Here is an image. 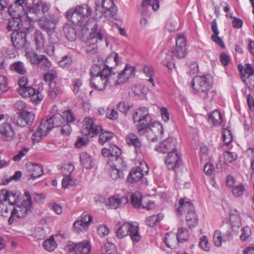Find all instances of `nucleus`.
<instances>
[{"label":"nucleus","instance_id":"bf43d9fd","mask_svg":"<svg viewBox=\"0 0 254 254\" xmlns=\"http://www.w3.org/2000/svg\"><path fill=\"white\" fill-rule=\"evenodd\" d=\"M102 131L99 136V142L103 145L105 142L110 140L113 136V133L112 132L103 131L102 129L100 130Z\"/></svg>","mask_w":254,"mask_h":254},{"label":"nucleus","instance_id":"2eb2a0df","mask_svg":"<svg viewBox=\"0 0 254 254\" xmlns=\"http://www.w3.org/2000/svg\"><path fill=\"white\" fill-rule=\"evenodd\" d=\"M182 163L181 155L177 150L169 152L165 159V164L169 170H174L176 168L179 167Z\"/></svg>","mask_w":254,"mask_h":254},{"label":"nucleus","instance_id":"c03bdc74","mask_svg":"<svg viewBox=\"0 0 254 254\" xmlns=\"http://www.w3.org/2000/svg\"><path fill=\"white\" fill-rule=\"evenodd\" d=\"M172 52L173 56L176 58L181 59L185 58L188 54L186 48H182V47H177L174 49L170 50Z\"/></svg>","mask_w":254,"mask_h":254},{"label":"nucleus","instance_id":"864d4df0","mask_svg":"<svg viewBox=\"0 0 254 254\" xmlns=\"http://www.w3.org/2000/svg\"><path fill=\"white\" fill-rule=\"evenodd\" d=\"M6 202L4 201H0V214L4 217H7L8 214H11L12 211V209L10 207L7 206Z\"/></svg>","mask_w":254,"mask_h":254},{"label":"nucleus","instance_id":"bb28decb","mask_svg":"<svg viewBox=\"0 0 254 254\" xmlns=\"http://www.w3.org/2000/svg\"><path fill=\"white\" fill-rule=\"evenodd\" d=\"M211 28L213 32V34L211 37V40L221 47L224 48L225 45L222 39L218 36L219 31L218 29L217 20L216 19H214L212 20L211 24Z\"/></svg>","mask_w":254,"mask_h":254},{"label":"nucleus","instance_id":"5701e85b","mask_svg":"<svg viewBox=\"0 0 254 254\" xmlns=\"http://www.w3.org/2000/svg\"><path fill=\"white\" fill-rule=\"evenodd\" d=\"M26 168L31 178L34 179L40 177L43 174V167L40 164L29 163Z\"/></svg>","mask_w":254,"mask_h":254},{"label":"nucleus","instance_id":"4468645a","mask_svg":"<svg viewBox=\"0 0 254 254\" xmlns=\"http://www.w3.org/2000/svg\"><path fill=\"white\" fill-rule=\"evenodd\" d=\"M109 73L107 79L108 81L107 82V87L123 84L128 80L127 77L126 76L123 70L118 74L115 71L112 72L109 70Z\"/></svg>","mask_w":254,"mask_h":254},{"label":"nucleus","instance_id":"4d7b16f0","mask_svg":"<svg viewBox=\"0 0 254 254\" xmlns=\"http://www.w3.org/2000/svg\"><path fill=\"white\" fill-rule=\"evenodd\" d=\"M39 63L37 64L39 66L44 69H49L52 66V63L45 55H40Z\"/></svg>","mask_w":254,"mask_h":254},{"label":"nucleus","instance_id":"f3484780","mask_svg":"<svg viewBox=\"0 0 254 254\" xmlns=\"http://www.w3.org/2000/svg\"><path fill=\"white\" fill-rule=\"evenodd\" d=\"M26 33L23 31H14L11 35V41L13 46L18 50L26 48Z\"/></svg>","mask_w":254,"mask_h":254},{"label":"nucleus","instance_id":"69168bd1","mask_svg":"<svg viewBox=\"0 0 254 254\" xmlns=\"http://www.w3.org/2000/svg\"><path fill=\"white\" fill-rule=\"evenodd\" d=\"M62 116L63 117L64 121H66L67 124L73 123L75 121V118L70 110H66L63 112Z\"/></svg>","mask_w":254,"mask_h":254},{"label":"nucleus","instance_id":"4c0bfd02","mask_svg":"<svg viewBox=\"0 0 254 254\" xmlns=\"http://www.w3.org/2000/svg\"><path fill=\"white\" fill-rule=\"evenodd\" d=\"M164 215L160 213L157 215H152L148 217L146 219V224L149 227H154L157 225L158 223L163 219Z\"/></svg>","mask_w":254,"mask_h":254},{"label":"nucleus","instance_id":"09e8293b","mask_svg":"<svg viewBox=\"0 0 254 254\" xmlns=\"http://www.w3.org/2000/svg\"><path fill=\"white\" fill-rule=\"evenodd\" d=\"M74 169V166L72 163L67 162L62 166L61 170L64 176L72 175Z\"/></svg>","mask_w":254,"mask_h":254},{"label":"nucleus","instance_id":"cd10ccee","mask_svg":"<svg viewBox=\"0 0 254 254\" xmlns=\"http://www.w3.org/2000/svg\"><path fill=\"white\" fill-rule=\"evenodd\" d=\"M49 130L46 128L44 126V127H41V124L39 126L37 130L34 131L32 136L31 139L33 143H38L40 142L43 138L47 135Z\"/></svg>","mask_w":254,"mask_h":254},{"label":"nucleus","instance_id":"f704fd0d","mask_svg":"<svg viewBox=\"0 0 254 254\" xmlns=\"http://www.w3.org/2000/svg\"><path fill=\"white\" fill-rule=\"evenodd\" d=\"M132 93L136 96H144L147 94V89L142 84H134L131 87Z\"/></svg>","mask_w":254,"mask_h":254},{"label":"nucleus","instance_id":"f8f14e48","mask_svg":"<svg viewBox=\"0 0 254 254\" xmlns=\"http://www.w3.org/2000/svg\"><path fill=\"white\" fill-rule=\"evenodd\" d=\"M101 127L95 125L93 119L85 118L83 121L81 131L85 136L93 137L100 132Z\"/></svg>","mask_w":254,"mask_h":254},{"label":"nucleus","instance_id":"dca6fc26","mask_svg":"<svg viewBox=\"0 0 254 254\" xmlns=\"http://www.w3.org/2000/svg\"><path fill=\"white\" fill-rule=\"evenodd\" d=\"M19 196L20 192L18 191H10L6 190H0V201L6 202L10 206L17 205Z\"/></svg>","mask_w":254,"mask_h":254},{"label":"nucleus","instance_id":"aec40b11","mask_svg":"<svg viewBox=\"0 0 254 254\" xmlns=\"http://www.w3.org/2000/svg\"><path fill=\"white\" fill-rule=\"evenodd\" d=\"M128 201V199L127 196L115 194L109 198L107 206L112 209H117L122 205L126 204Z\"/></svg>","mask_w":254,"mask_h":254},{"label":"nucleus","instance_id":"39448f33","mask_svg":"<svg viewBox=\"0 0 254 254\" xmlns=\"http://www.w3.org/2000/svg\"><path fill=\"white\" fill-rule=\"evenodd\" d=\"M109 70L95 64L90 69V85L95 89L102 91L107 88Z\"/></svg>","mask_w":254,"mask_h":254},{"label":"nucleus","instance_id":"338daca9","mask_svg":"<svg viewBox=\"0 0 254 254\" xmlns=\"http://www.w3.org/2000/svg\"><path fill=\"white\" fill-rule=\"evenodd\" d=\"M223 157L225 162L231 163L237 159V154L234 152L227 151L223 153Z\"/></svg>","mask_w":254,"mask_h":254},{"label":"nucleus","instance_id":"393cba45","mask_svg":"<svg viewBox=\"0 0 254 254\" xmlns=\"http://www.w3.org/2000/svg\"><path fill=\"white\" fill-rule=\"evenodd\" d=\"M126 142L129 145L134 147L135 151L137 155L141 153V144L138 137L133 133H130L126 137Z\"/></svg>","mask_w":254,"mask_h":254},{"label":"nucleus","instance_id":"a878e982","mask_svg":"<svg viewBox=\"0 0 254 254\" xmlns=\"http://www.w3.org/2000/svg\"><path fill=\"white\" fill-rule=\"evenodd\" d=\"M231 234L230 233L222 235L219 230H216L213 234V240L214 244L216 247H220L222 242H225L230 240Z\"/></svg>","mask_w":254,"mask_h":254},{"label":"nucleus","instance_id":"6ab92c4d","mask_svg":"<svg viewBox=\"0 0 254 254\" xmlns=\"http://www.w3.org/2000/svg\"><path fill=\"white\" fill-rule=\"evenodd\" d=\"M64 123L62 115L56 114L49 119L42 120L41 121V127H44L45 126L50 131L54 127H60Z\"/></svg>","mask_w":254,"mask_h":254},{"label":"nucleus","instance_id":"e2e57ef3","mask_svg":"<svg viewBox=\"0 0 254 254\" xmlns=\"http://www.w3.org/2000/svg\"><path fill=\"white\" fill-rule=\"evenodd\" d=\"M123 70L124 72L126 74V76L127 77L128 79L134 77L136 71V68L134 66H131L129 64L126 65Z\"/></svg>","mask_w":254,"mask_h":254},{"label":"nucleus","instance_id":"20e7f679","mask_svg":"<svg viewBox=\"0 0 254 254\" xmlns=\"http://www.w3.org/2000/svg\"><path fill=\"white\" fill-rule=\"evenodd\" d=\"M92 13V9L88 5L82 4L69 9L66 12L65 15L73 24L88 29V17Z\"/></svg>","mask_w":254,"mask_h":254},{"label":"nucleus","instance_id":"680f3d73","mask_svg":"<svg viewBox=\"0 0 254 254\" xmlns=\"http://www.w3.org/2000/svg\"><path fill=\"white\" fill-rule=\"evenodd\" d=\"M57 76L56 71L52 69L44 74V79L45 81L49 82V85H50L52 82H56L54 80L57 77Z\"/></svg>","mask_w":254,"mask_h":254},{"label":"nucleus","instance_id":"1a4fd4ad","mask_svg":"<svg viewBox=\"0 0 254 254\" xmlns=\"http://www.w3.org/2000/svg\"><path fill=\"white\" fill-rule=\"evenodd\" d=\"M129 235L133 244L138 243L141 236L138 232V224L136 222H126L116 231V236L119 239H122Z\"/></svg>","mask_w":254,"mask_h":254},{"label":"nucleus","instance_id":"c85d7f7f","mask_svg":"<svg viewBox=\"0 0 254 254\" xmlns=\"http://www.w3.org/2000/svg\"><path fill=\"white\" fill-rule=\"evenodd\" d=\"M164 241L168 248L171 249H175L178 246L179 243L177 235L173 232H169L166 234L164 238Z\"/></svg>","mask_w":254,"mask_h":254},{"label":"nucleus","instance_id":"6e6552de","mask_svg":"<svg viewBox=\"0 0 254 254\" xmlns=\"http://www.w3.org/2000/svg\"><path fill=\"white\" fill-rule=\"evenodd\" d=\"M33 206L31 197L29 192L26 190L24 192V199L20 204H17L12 209L11 215L8 220L9 225L12 224L14 220V217L22 218L25 217L29 212L32 211Z\"/></svg>","mask_w":254,"mask_h":254},{"label":"nucleus","instance_id":"7ed1b4c3","mask_svg":"<svg viewBox=\"0 0 254 254\" xmlns=\"http://www.w3.org/2000/svg\"><path fill=\"white\" fill-rule=\"evenodd\" d=\"M152 118L146 107L139 108L133 116V121L136 123L139 131L144 130L147 132L155 131V128L160 129V133L163 132L162 125L158 122L151 123Z\"/></svg>","mask_w":254,"mask_h":254},{"label":"nucleus","instance_id":"4be33fe9","mask_svg":"<svg viewBox=\"0 0 254 254\" xmlns=\"http://www.w3.org/2000/svg\"><path fill=\"white\" fill-rule=\"evenodd\" d=\"M120 63L119 54L117 53L113 52L110 54L106 58L104 62V68H107L113 72Z\"/></svg>","mask_w":254,"mask_h":254},{"label":"nucleus","instance_id":"13d9d810","mask_svg":"<svg viewBox=\"0 0 254 254\" xmlns=\"http://www.w3.org/2000/svg\"><path fill=\"white\" fill-rule=\"evenodd\" d=\"M26 57L28 61L31 64H37L39 63L40 55L39 56L37 53L33 51H28L26 53Z\"/></svg>","mask_w":254,"mask_h":254},{"label":"nucleus","instance_id":"2f4dec72","mask_svg":"<svg viewBox=\"0 0 254 254\" xmlns=\"http://www.w3.org/2000/svg\"><path fill=\"white\" fill-rule=\"evenodd\" d=\"M141 71L146 77L148 78V81L151 84L152 86L154 87L155 82L154 77L155 73L153 67L149 65H144L142 67Z\"/></svg>","mask_w":254,"mask_h":254},{"label":"nucleus","instance_id":"5fc2aeb1","mask_svg":"<svg viewBox=\"0 0 254 254\" xmlns=\"http://www.w3.org/2000/svg\"><path fill=\"white\" fill-rule=\"evenodd\" d=\"M222 138L224 145L228 146L233 140L231 131L228 128H225L222 132Z\"/></svg>","mask_w":254,"mask_h":254},{"label":"nucleus","instance_id":"c9c22d12","mask_svg":"<svg viewBox=\"0 0 254 254\" xmlns=\"http://www.w3.org/2000/svg\"><path fill=\"white\" fill-rule=\"evenodd\" d=\"M107 167L109 169L111 177L113 179L116 180L123 177L124 174L123 172L117 169L114 165H112L110 164H108Z\"/></svg>","mask_w":254,"mask_h":254},{"label":"nucleus","instance_id":"8fccbe9b","mask_svg":"<svg viewBox=\"0 0 254 254\" xmlns=\"http://www.w3.org/2000/svg\"><path fill=\"white\" fill-rule=\"evenodd\" d=\"M73 226L74 231L77 233L85 232L87 230L89 227L88 225L85 224L79 219L77 220L74 222Z\"/></svg>","mask_w":254,"mask_h":254},{"label":"nucleus","instance_id":"58836bf2","mask_svg":"<svg viewBox=\"0 0 254 254\" xmlns=\"http://www.w3.org/2000/svg\"><path fill=\"white\" fill-rule=\"evenodd\" d=\"M43 247L47 251L50 252L54 251L57 247V243L54 236H51L45 240L43 243Z\"/></svg>","mask_w":254,"mask_h":254},{"label":"nucleus","instance_id":"774afa93","mask_svg":"<svg viewBox=\"0 0 254 254\" xmlns=\"http://www.w3.org/2000/svg\"><path fill=\"white\" fill-rule=\"evenodd\" d=\"M77 244L72 242L67 243L64 248L65 252L68 254H77Z\"/></svg>","mask_w":254,"mask_h":254},{"label":"nucleus","instance_id":"ddd939ff","mask_svg":"<svg viewBox=\"0 0 254 254\" xmlns=\"http://www.w3.org/2000/svg\"><path fill=\"white\" fill-rule=\"evenodd\" d=\"M140 166L133 168L130 172L127 180L131 183L140 181L144 176V173L148 171L147 164L144 162H140Z\"/></svg>","mask_w":254,"mask_h":254},{"label":"nucleus","instance_id":"72a5a7b5","mask_svg":"<svg viewBox=\"0 0 254 254\" xmlns=\"http://www.w3.org/2000/svg\"><path fill=\"white\" fill-rule=\"evenodd\" d=\"M175 57L172 54V52H171L169 50L166 54V56L162 62L164 65L166 66L168 68V69H172L175 67Z\"/></svg>","mask_w":254,"mask_h":254},{"label":"nucleus","instance_id":"9d476101","mask_svg":"<svg viewBox=\"0 0 254 254\" xmlns=\"http://www.w3.org/2000/svg\"><path fill=\"white\" fill-rule=\"evenodd\" d=\"M95 5L96 15L99 18L102 16L108 18H111L116 14L113 0H96Z\"/></svg>","mask_w":254,"mask_h":254},{"label":"nucleus","instance_id":"ea45409f","mask_svg":"<svg viewBox=\"0 0 254 254\" xmlns=\"http://www.w3.org/2000/svg\"><path fill=\"white\" fill-rule=\"evenodd\" d=\"M109 149L111 159H115L116 161H119L122 160V158L120 157L122 151L120 148L116 145L112 144L110 145Z\"/></svg>","mask_w":254,"mask_h":254},{"label":"nucleus","instance_id":"c756f323","mask_svg":"<svg viewBox=\"0 0 254 254\" xmlns=\"http://www.w3.org/2000/svg\"><path fill=\"white\" fill-rule=\"evenodd\" d=\"M64 34L68 41H74L76 38V31L74 25L70 23H66L63 26Z\"/></svg>","mask_w":254,"mask_h":254},{"label":"nucleus","instance_id":"0eeeda50","mask_svg":"<svg viewBox=\"0 0 254 254\" xmlns=\"http://www.w3.org/2000/svg\"><path fill=\"white\" fill-rule=\"evenodd\" d=\"M179 202V206L177 208L178 214L182 215L183 211L186 212L187 224L190 228H194L197 225L198 219L195 214L193 203L187 198L180 199Z\"/></svg>","mask_w":254,"mask_h":254},{"label":"nucleus","instance_id":"f257e3e1","mask_svg":"<svg viewBox=\"0 0 254 254\" xmlns=\"http://www.w3.org/2000/svg\"><path fill=\"white\" fill-rule=\"evenodd\" d=\"M31 5L27 2V0H16L15 2L10 5L8 17H11L9 20L7 28L8 30L18 31V30L22 26V19L23 16L27 17L30 20L35 19L34 17H31L29 15L33 14L36 15L33 12L30 11Z\"/></svg>","mask_w":254,"mask_h":254},{"label":"nucleus","instance_id":"79ce46f5","mask_svg":"<svg viewBox=\"0 0 254 254\" xmlns=\"http://www.w3.org/2000/svg\"><path fill=\"white\" fill-rule=\"evenodd\" d=\"M229 218L233 226L239 227L241 224L240 217L238 212L236 209H231Z\"/></svg>","mask_w":254,"mask_h":254},{"label":"nucleus","instance_id":"e433bc0d","mask_svg":"<svg viewBox=\"0 0 254 254\" xmlns=\"http://www.w3.org/2000/svg\"><path fill=\"white\" fill-rule=\"evenodd\" d=\"M8 0H0V15L4 20L9 19L8 13L10 6L8 7Z\"/></svg>","mask_w":254,"mask_h":254},{"label":"nucleus","instance_id":"423d86ee","mask_svg":"<svg viewBox=\"0 0 254 254\" xmlns=\"http://www.w3.org/2000/svg\"><path fill=\"white\" fill-rule=\"evenodd\" d=\"M97 28V23L95 22L92 28V32L90 35V37L86 42V50L87 53L89 55H92L97 53V43L99 41L100 42H104L105 43L106 46L108 47L107 38L105 36L104 31L101 30L98 31Z\"/></svg>","mask_w":254,"mask_h":254},{"label":"nucleus","instance_id":"603ef678","mask_svg":"<svg viewBox=\"0 0 254 254\" xmlns=\"http://www.w3.org/2000/svg\"><path fill=\"white\" fill-rule=\"evenodd\" d=\"M71 90L74 94H77L81 90L83 81L81 78H75L72 79Z\"/></svg>","mask_w":254,"mask_h":254},{"label":"nucleus","instance_id":"49530a36","mask_svg":"<svg viewBox=\"0 0 254 254\" xmlns=\"http://www.w3.org/2000/svg\"><path fill=\"white\" fill-rule=\"evenodd\" d=\"M142 194L138 191H135L131 194L130 202L135 208L140 207L141 205Z\"/></svg>","mask_w":254,"mask_h":254},{"label":"nucleus","instance_id":"a19ab883","mask_svg":"<svg viewBox=\"0 0 254 254\" xmlns=\"http://www.w3.org/2000/svg\"><path fill=\"white\" fill-rule=\"evenodd\" d=\"M238 68L241 72L242 79H243V77H244L245 78H248L250 76H251L252 75H254V68L249 64H244V71H243L242 70V69L243 68L242 66L239 65Z\"/></svg>","mask_w":254,"mask_h":254},{"label":"nucleus","instance_id":"0e129e2a","mask_svg":"<svg viewBox=\"0 0 254 254\" xmlns=\"http://www.w3.org/2000/svg\"><path fill=\"white\" fill-rule=\"evenodd\" d=\"M147 5L151 6L154 11L157 10L160 6L159 0H143L142 6L145 7Z\"/></svg>","mask_w":254,"mask_h":254},{"label":"nucleus","instance_id":"b1692460","mask_svg":"<svg viewBox=\"0 0 254 254\" xmlns=\"http://www.w3.org/2000/svg\"><path fill=\"white\" fill-rule=\"evenodd\" d=\"M32 38L35 43L36 50H41L44 48L46 39L45 35L40 30H35L32 35Z\"/></svg>","mask_w":254,"mask_h":254},{"label":"nucleus","instance_id":"f03ea898","mask_svg":"<svg viewBox=\"0 0 254 254\" xmlns=\"http://www.w3.org/2000/svg\"><path fill=\"white\" fill-rule=\"evenodd\" d=\"M212 84V77L210 74L196 76L191 83L192 92L202 98L205 102H210L216 95V92L211 89Z\"/></svg>","mask_w":254,"mask_h":254},{"label":"nucleus","instance_id":"412c9836","mask_svg":"<svg viewBox=\"0 0 254 254\" xmlns=\"http://www.w3.org/2000/svg\"><path fill=\"white\" fill-rule=\"evenodd\" d=\"M0 134L4 140L9 141L14 138L15 132L10 124L4 123L0 125Z\"/></svg>","mask_w":254,"mask_h":254},{"label":"nucleus","instance_id":"6e6d98bb","mask_svg":"<svg viewBox=\"0 0 254 254\" xmlns=\"http://www.w3.org/2000/svg\"><path fill=\"white\" fill-rule=\"evenodd\" d=\"M102 251L105 254H117V249L116 246L110 243L105 244Z\"/></svg>","mask_w":254,"mask_h":254},{"label":"nucleus","instance_id":"de8ad7c7","mask_svg":"<svg viewBox=\"0 0 254 254\" xmlns=\"http://www.w3.org/2000/svg\"><path fill=\"white\" fill-rule=\"evenodd\" d=\"M10 69L20 74L23 75L26 73V69L24 64L20 61H18L11 64Z\"/></svg>","mask_w":254,"mask_h":254},{"label":"nucleus","instance_id":"37998d69","mask_svg":"<svg viewBox=\"0 0 254 254\" xmlns=\"http://www.w3.org/2000/svg\"><path fill=\"white\" fill-rule=\"evenodd\" d=\"M177 236L178 240L180 243L187 241L189 237L188 230L186 228L180 227L178 229Z\"/></svg>","mask_w":254,"mask_h":254},{"label":"nucleus","instance_id":"9b49d317","mask_svg":"<svg viewBox=\"0 0 254 254\" xmlns=\"http://www.w3.org/2000/svg\"><path fill=\"white\" fill-rule=\"evenodd\" d=\"M42 90L40 88L36 90L32 87L27 86L19 88L18 92L23 97H30L33 103L37 104L40 103L44 99Z\"/></svg>","mask_w":254,"mask_h":254},{"label":"nucleus","instance_id":"a18cd8bd","mask_svg":"<svg viewBox=\"0 0 254 254\" xmlns=\"http://www.w3.org/2000/svg\"><path fill=\"white\" fill-rule=\"evenodd\" d=\"M209 121L214 126L219 125L222 122V116L220 112L217 110L212 112L209 116Z\"/></svg>","mask_w":254,"mask_h":254},{"label":"nucleus","instance_id":"a211bd4d","mask_svg":"<svg viewBox=\"0 0 254 254\" xmlns=\"http://www.w3.org/2000/svg\"><path fill=\"white\" fill-rule=\"evenodd\" d=\"M177 140L173 137H168L155 147V150L159 153H167L177 150Z\"/></svg>","mask_w":254,"mask_h":254},{"label":"nucleus","instance_id":"3c124183","mask_svg":"<svg viewBox=\"0 0 254 254\" xmlns=\"http://www.w3.org/2000/svg\"><path fill=\"white\" fill-rule=\"evenodd\" d=\"M72 63V57L65 55L58 62L59 65L62 68L69 67Z\"/></svg>","mask_w":254,"mask_h":254},{"label":"nucleus","instance_id":"052dcab7","mask_svg":"<svg viewBox=\"0 0 254 254\" xmlns=\"http://www.w3.org/2000/svg\"><path fill=\"white\" fill-rule=\"evenodd\" d=\"M199 247L204 251H209L210 245L208 243V239L206 236L203 235L200 237L199 239Z\"/></svg>","mask_w":254,"mask_h":254},{"label":"nucleus","instance_id":"473e14b6","mask_svg":"<svg viewBox=\"0 0 254 254\" xmlns=\"http://www.w3.org/2000/svg\"><path fill=\"white\" fill-rule=\"evenodd\" d=\"M77 244V252L81 254H89L91 251V246L88 240H84Z\"/></svg>","mask_w":254,"mask_h":254},{"label":"nucleus","instance_id":"7c9ffc66","mask_svg":"<svg viewBox=\"0 0 254 254\" xmlns=\"http://www.w3.org/2000/svg\"><path fill=\"white\" fill-rule=\"evenodd\" d=\"M80 161L83 167L86 169H90L93 165L94 159L93 157L85 152H82L80 154Z\"/></svg>","mask_w":254,"mask_h":254}]
</instances>
